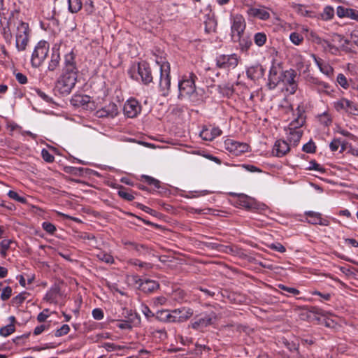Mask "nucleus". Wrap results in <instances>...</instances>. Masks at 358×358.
<instances>
[{"label":"nucleus","mask_w":358,"mask_h":358,"mask_svg":"<svg viewBox=\"0 0 358 358\" xmlns=\"http://www.w3.org/2000/svg\"><path fill=\"white\" fill-rule=\"evenodd\" d=\"M78 69L76 63V56L73 51L64 56L62 73L56 83V87L62 94L68 95L77 82Z\"/></svg>","instance_id":"f257e3e1"},{"label":"nucleus","mask_w":358,"mask_h":358,"mask_svg":"<svg viewBox=\"0 0 358 358\" xmlns=\"http://www.w3.org/2000/svg\"><path fill=\"white\" fill-rule=\"evenodd\" d=\"M196 76L191 73L189 76H185L178 82V99L187 98L194 106H198L203 102V96L196 90L195 81Z\"/></svg>","instance_id":"f03ea898"},{"label":"nucleus","mask_w":358,"mask_h":358,"mask_svg":"<svg viewBox=\"0 0 358 358\" xmlns=\"http://www.w3.org/2000/svg\"><path fill=\"white\" fill-rule=\"evenodd\" d=\"M159 87L162 96H167L171 87L170 64L168 62H164L159 65Z\"/></svg>","instance_id":"7ed1b4c3"},{"label":"nucleus","mask_w":358,"mask_h":358,"mask_svg":"<svg viewBox=\"0 0 358 358\" xmlns=\"http://www.w3.org/2000/svg\"><path fill=\"white\" fill-rule=\"evenodd\" d=\"M297 110L298 116L290 122L288 132V139L290 142H293L294 144H296L299 142L303 132L301 130L297 129L302 127L305 122V117L299 109V107H298Z\"/></svg>","instance_id":"20e7f679"},{"label":"nucleus","mask_w":358,"mask_h":358,"mask_svg":"<svg viewBox=\"0 0 358 358\" xmlns=\"http://www.w3.org/2000/svg\"><path fill=\"white\" fill-rule=\"evenodd\" d=\"M49 50V46L47 42L40 41L32 53L31 63L33 67H39L46 58Z\"/></svg>","instance_id":"39448f33"},{"label":"nucleus","mask_w":358,"mask_h":358,"mask_svg":"<svg viewBox=\"0 0 358 358\" xmlns=\"http://www.w3.org/2000/svg\"><path fill=\"white\" fill-rule=\"evenodd\" d=\"M297 73L294 69H289L281 72V82L287 86L286 90L294 94L298 89V83L296 80Z\"/></svg>","instance_id":"423d86ee"},{"label":"nucleus","mask_w":358,"mask_h":358,"mask_svg":"<svg viewBox=\"0 0 358 358\" xmlns=\"http://www.w3.org/2000/svg\"><path fill=\"white\" fill-rule=\"evenodd\" d=\"M334 107L338 112H345L349 115H358V107L353 101L345 98H341L335 101Z\"/></svg>","instance_id":"0eeeda50"},{"label":"nucleus","mask_w":358,"mask_h":358,"mask_svg":"<svg viewBox=\"0 0 358 358\" xmlns=\"http://www.w3.org/2000/svg\"><path fill=\"white\" fill-rule=\"evenodd\" d=\"M231 36L234 37L242 35L245 33L246 24L244 17L241 15H235L231 17Z\"/></svg>","instance_id":"6e6552de"},{"label":"nucleus","mask_w":358,"mask_h":358,"mask_svg":"<svg viewBox=\"0 0 358 358\" xmlns=\"http://www.w3.org/2000/svg\"><path fill=\"white\" fill-rule=\"evenodd\" d=\"M238 64V57L236 54L221 55L216 58V64L220 69H234Z\"/></svg>","instance_id":"1a4fd4ad"},{"label":"nucleus","mask_w":358,"mask_h":358,"mask_svg":"<svg viewBox=\"0 0 358 358\" xmlns=\"http://www.w3.org/2000/svg\"><path fill=\"white\" fill-rule=\"evenodd\" d=\"M134 280L136 284H137L138 288L146 294H150L159 288V284L158 282L150 280V279H141L138 276H134Z\"/></svg>","instance_id":"9d476101"},{"label":"nucleus","mask_w":358,"mask_h":358,"mask_svg":"<svg viewBox=\"0 0 358 358\" xmlns=\"http://www.w3.org/2000/svg\"><path fill=\"white\" fill-rule=\"evenodd\" d=\"M137 71L145 85L152 82L153 77L151 68L147 62H143L138 64Z\"/></svg>","instance_id":"9b49d317"},{"label":"nucleus","mask_w":358,"mask_h":358,"mask_svg":"<svg viewBox=\"0 0 358 358\" xmlns=\"http://www.w3.org/2000/svg\"><path fill=\"white\" fill-rule=\"evenodd\" d=\"M141 110L139 103L135 99L128 100L124 105L123 110L128 117H135Z\"/></svg>","instance_id":"f8f14e48"},{"label":"nucleus","mask_w":358,"mask_h":358,"mask_svg":"<svg viewBox=\"0 0 358 358\" xmlns=\"http://www.w3.org/2000/svg\"><path fill=\"white\" fill-rule=\"evenodd\" d=\"M216 319V314L214 312H211L210 314H206L192 322V327L194 329H198L199 327H206L213 324Z\"/></svg>","instance_id":"ddd939ff"},{"label":"nucleus","mask_w":358,"mask_h":358,"mask_svg":"<svg viewBox=\"0 0 358 358\" xmlns=\"http://www.w3.org/2000/svg\"><path fill=\"white\" fill-rule=\"evenodd\" d=\"M118 113L117 106L115 103H110L96 112V115L99 118L114 117Z\"/></svg>","instance_id":"4468645a"},{"label":"nucleus","mask_w":358,"mask_h":358,"mask_svg":"<svg viewBox=\"0 0 358 358\" xmlns=\"http://www.w3.org/2000/svg\"><path fill=\"white\" fill-rule=\"evenodd\" d=\"M173 315L176 316L174 318L175 323H181L187 321L193 315V310L189 308H181L173 310Z\"/></svg>","instance_id":"2eb2a0df"},{"label":"nucleus","mask_w":358,"mask_h":358,"mask_svg":"<svg viewBox=\"0 0 358 358\" xmlns=\"http://www.w3.org/2000/svg\"><path fill=\"white\" fill-rule=\"evenodd\" d=\"M129 317L127 320L122 321L117 324V327L121 329H131L132 326H137L141 322L140 316L136 313H132L130 310Z\"/></svg>","instance_id":"dca6fc26"},{"label":"nucleus","mask_w":358,"mask_h":358,"mask_svg":"<svg viewBox=\"0 0 358 358\" xmlns=\"http://www.w3.org/2000/svg\"><path fill=\"white\" fill-rule=\"evenodd\" d=\"M234 195L238 196L237 204L246 208V209H253L258 208L257 204L254 199L250 196H247L244 194H239Z\"/></svg>","instance_id":"f3484780"},{"label":"nucleus","mask_w":358,"mask_h":358,"mask_svg":"<svg viewBox=\"0 0 358 358\" xmlns=\"http://www.w3.org/2000/svg\"><path fill=\"white\" fill-rule=\"evenodd\" d=\"M278 68L275 65H272L269 70L268 82L267 84L270 90L275 89L281 83V74L280 76H278Z\"/></svg>","instance_id":"a211bd4d"},{"label":"nucleus","mask_w":358,"mask_h":358,"mask_svg":"<svg viewBox=\"0 0 358 358\" xmlns=\"http://www.w3.org/2000/svg\"><path fill=\"white\" fill-rule=\"evenodd\" d=\"M232 41L238 43L239 49L242 52H246L252 44L250 37L246 34L234 37Z\"/></svg>","instance_id":"6ab92c4d"},{"label":"nucleus","mask_w":358,"mask_h":358,"mask_svg":"<svg viewBox=\"0 0 358 358\" xmlns=\"http://www.w3.org/2000/svg\"><path fill=\"white\" fill-rule=\"evenodd\" d=\"M306 80L313 88L315 89L319 92L329 93L328 89L330 86L328 83L320 80L317 78L313 76H308Z\"/></svg>","instance_id":"aec40b11"},{"label":"nucleus","mask_w":358,"mask_h":358,"mask_svg":"<svg viewBox=\"0 0 358 358\" xmlns=\"http://www.w3.org/2000/svg\"><path fill=\"white\" fill-rule=\"evenodd\" d=\"M305 215L309 218L308 222L312 224H320L322 226H328L329 222L322 217V214L314 211H306Z\"/></svg>","instance_id":"412c9836"},{"label":"nucleus","mask_w":358,"mask_h":358,"mask_svg":"<svg viewBox=\"0 0 358 358\" xmlns=\"http://www.w3.org/2000/svg\"><path fill=\"white\" fill-rule=\"evenodd\" d=\"M289 149V145L286 141L278 140L275 143L272 153L273 155L280 157L286 155Z\"/></svg>","instance_id":"4be33fe9"},{"label":"nucleus","mask_w":358,"mask_h":358,"mask_svg":"<svg viewBox=\"0 0 358 358\" xmlns=\"http://www.w3.org/2000/svg\"><path fill=\"white\" fill-rule=\"evenodd\" d=\"M267 9L251 7L248 10V14L251 17H257L262 20H267L270 18V13Z\"/></svg>","instance_id":"5701e85b"},{"label":"nucleus","mask_w":358,"mask_h":358,"mask_svg":"<svg viewBox=\"0 0 358 358\" xmlns=\"http://www.w3.org/2000/svg\"><path fill=\"white\" fill-rule=\"evenodd\" d=\"M155 318L163 322H174L175 320L174 318H176V316H173V310H158L155 313Z\"/></svg>","instance_id":"b1692460"},{"label":"nucleus","mask_w":358,"mask_h":358,"mask_svg":"<svg viewBox=\"0 0 358 358\" xmlns=\"http://www.w3.org/2000/svg\"><path fill=\"white\" fill-rule=\"evenodd\" d=\"M60 62V55L58 50H53L52 55H51V59L49 62L48 69L50 71H55L57 67L59 66Z\"/></svg>","instance_id":"393cba45"},{"label":"nucleus","mask_w":358,"mask_h":358,"mask_svg":"<svg viewBox=\"0 0 358 358\" xmlns=\"http://www.w3.org/2000/svg\"><path fill=\"white\" fill-rule=\"evenodd\" d=\"M239 142L232 139H227L224 142V148L233 155L238 156Z\"/></svg>","instance_id":"a878e982"},{"label":"nucleus","mask_w":358,"mask_h":358,"mask_svg":"<svg viewBox=\"0 0 358 358\" xmlns=\"http://www.w3.org/2000/svg\"><path fill=\"white\" fill-rule=\"evenodd\" d=\"M207 246L211 249L225 253H232L234 250L231 246L221 245L217 243H208Z\"/></svg>","instance_id":"bb28decb"},{"label":"nucleus","mask_w":358,"mask_h":358,"mask_svg":"<svg viewBox=\"0 0 358 358\" xmlns=\"http://www.w3.org/2000/svg\"><path fill=\"white\" fill-rule=\"evenodd\" d=\"M128 246V248L136 251L139 255L144 254V251L148 250L147 246L145 245L138 244L134 242L127 241L124 243Z\"/></svg>","instance_id":"cd10ccee"},{"label":"nucleus","mask_w":358,"mask_h":358,"mask_svg":"<svg viewBox=\"0 0 358 358\" xmlns=\"http://www.w3.org/2000/svg\"><path fill=\"white\" fill-rule=\"evenodd\" d=\"M29 41V36H16V48L19 51L24 50Z\"/></svg>","instance_id":"c85d7f7f"},{"label":"nucleus","mask_w":358,"mask_h":358,"mask_svg":"<svg viewBox=\"0 0 358 358\" xmlns=\"http://www.w3.org/2000/svg\"><path fill=\"white\" fill-rule=\"evenodd\" d=\"M69 10L72 13H76L83 7L82 0H68Z\"/></svg>","instance_id":"c756f323"},{"label":"nucleus","mask_w":358,"mask_h":358,"mask_svg":"<svg viewBox=\"0 0 358 358\" xmlns=\"http://www.w3.org/2000/svg\"><path fill=\"white\" fill-rule=\"evenodd\" d=\"M205 31L208 34L215 32L217 27V22L214 18L208 17L205 22Z\"/></svg>","instance_id":"7c9ffc66"},{"label":"nucleus","mask_w":358,"mask_h":358,"mask_svg":"<svg viewBox=\"0 0 358 358\" xmlns=\"http://www.w3.org/2000/svg\"><path fill=\"white\" fill-rule=\"evenodd\" d=\"M90 101V97L87 95H76L72 99V102L74 105L77 106H85Z\"/></svg>","instance_id":"2f4dec72"},{"label":"nucleus","mask_w":358,"mask_h":358,"mask_svg":"<svg viewBox=\"0 0 358 358\" xmlns=\"http://www.w3.org/2000/svg\"><path fill=\"white\" fill-rule=\"evenodd\" d=\"M321 19L325 21L331 20L334 16V9L331 6H327L320 14Z\"/></svg>","instance_id":"473e14b6"},{"label":"nucleus","mask_w":358,"mask_h":358,"mask_svg":"<svg viewBox=\"0 0 358 358\" xmlns=\"http://www.w3.org/2000/svg\"><path fill=\"white\" fill-rule=\"evenodd\" d=\"M117 194L120 197L128 201H131L134 199V196L133 194L129 192L127 189L122 186H120L117 192Z\"/></svg>","instance_id":"72a5a7b5"},{"label":"nucleus","mask_w":358,"mask_h":358,"mask_svg":"<svg viewBox=\"0 0 358 358\" xmlns=\"http://www.w3.org/2000/svg\"><path fill=\"white\" fill-rule=\"evenodd\" d=\"M266 38V35L264 32L256 33L254 36L255 43L259 47H261L265 44Z\"/></svg>","instance_id":"f704fd0d"},{"label":"nucleus","mask_w":358,"mask_h":358,"mask_svg":"<svg viewBox=\"0 0 358 358\" xmlns=\"http://www.w3.org/2000/svg\"><path fill=\"white\" fill-rule=\"evenodd\" d=\"M15 331V324H8L4 327L0 328V335L6 337Z\"/></svg>","instance_id":"c9c22d12"},{"label":"nucleus","mask_w":358,"mask_h":358,"mask_svg":"<svg viewBox=\"0 0 358 358\" xmlns=\"http://www.w3.org/2000/svg\"><path fill=\"white\" fill-rule=\"evenodd\" d=\"M13 241L10 239H4L0 243V254L3 257L6 256V252L10 248V245Z\"/></svg>","instance_id":"e433bc0d"},{"label":"nucleus","mask_w":358,"mask_h":358,"mask_svg":"<svg viewBox=\"0 0 358 358\" xmlns=\"http://www.w3.org/2000/svg\"><path fill=\"white\" fill-rule=\"evenodd\" d=\"M320 70L325 75L330 76L333 73V69L329 64H324L320 61H316Z\"/></svg>","instance_id":"4c0bfd02"},{"label":"nucleus","mask_w":358,"mask_h":358,"mask_svg":"<svg viewBox=\"0 0 358 358\" xmlns=\"http://www.w3.org/2000/svg\"><path fill=\"white\" fill-rule=\"evenodd\" d=\"M29 36V25L27 23L21 22L17 28L16 36Z\"/></svg>","instance_id":"58836bf2"},{"label":"nucleus","mask_w":358,"mask_h":358,"mask_svg":"<svg viewBox=\"0 0 358 358\" xmlns=\"http://www.w3.org/2000/svg\"><path fill=\"white\" fill-rule=\"evenodd\" d=\"M97 258L107 264H113L114 262V259L112 255L108 253H105L103 252H100L99 254H97Z\"/></svg>","instance_id":"ea45409f"},{"label":"nucleus","mask_w":358,"mask_h":358,"mask_svg":"<svg viewBox=\"0 0 358 358\" xmlns=\"http://www.w3.org/2000/svg\"><path fill=\"white\" fill-rule=\"evenodd\" d=\"M141 178L145 180V182L149 185H153L156 188L160 187V181L147 175H142Z\"/></svg>","instance_id":"a19ab883"},{"label":"nucleus","mask_w":358,"mask_h":358,"mask_svg":"<svg viewBox=\"0 0 358 358\" xmlns=\"http://www.w3.org/2000/svg\"><path fill=\"white\" fill-rule=\"evenodd\" d=\"M129 262L131 265L138 266L140 268H145V270H149L152 267L150 263L143 262L137 259H131Z\"/></svg>","instance_id":"79ce46f5"},{"label":"nucleus","mask_w":358,"mask_h":358,"mask_svg":"<svg viewBox=\"0 0 358 358\" xmlns=\"http://www.w3.org/2000/svg\"><path fill=\"white\" fill-rule=\"evenodd\" d=\"M28 294L27 292H22L17 294L16 296L13 297L12 299V302L13 304L17 306L21 305L26 299Z\"/></svg>","instance_id":"37998d69"},{"label":"nucleus","mask_w":358,"mask_h":358,"mask_svg":"<svg viewBox=\"0 0 358 358\" xmlns=\"http://www.w3.org/2000/svg\"><path fill=\"white\" fill-rule=\"evenodd\" d=\"M8 196L12 199H14L20 203H27V199L23 197V196H20L15 191H13V190H10L8 193Z\"/></svg>","instance_id":"c03bdc74"},{"label":"nucleus","mask_w":358,"mask_h":358,"mask_svg":"<svg viewBox=\"0 0 358 358\" xmlns=\"http://www.w3.org/2000/svg\"><path fill=\"white\" fill-rule=\"evenodd\" d=\"M283 344L291 352V353L296 352V350H299V343H296L293 341L290 342L287 339H284Z\"/></svg>","instance_id":"a18cd8bd"},{"label":"nucleus","mask_w":358,"mask_h":358,"mask_svg":"<svg viewBox=\"0 0 358 358\" xmlns=\"http://www.w3.org/2000/svg\"><path fill=\"white\" fill-rule=\"evenodd\" d=\"M289 39L294 45H299L303 41V38L300 34L292 32L289 36Z\"/></svg>","instance_id":"49530a36"},{"label":"nucleus","mask_w":358,"mask_h":358,"mask_svg":"<svg viewBox=\"0 0 358 358\" xmlns=\"http://www.w3.org/2000/svg\"><path fill=\"white\" fill-rule=\"evenodd\" d=\"M302 150L306 153H314L316 150V146L313 141H310L303 145Z\"/></svg>","instance_id":"de8ad7c7"},{"label":"nucleus","mask_w":358,"mask_h":358,"mask_svg":"<svg viewBox=\"0 0 358 358\" xmlns=\"http://www.w3.org/2000/svg\"><path fill=\"white\" fill-rule=\"evenodd\" d=\"M310 39L313 42L318 45H322V47H324V39L320 38L315 32H310Z\"/></svg>","instance_id":"09e8293b"},{"label":"nucleus","mask_w":358,"mask_h":358,"mask_svg":"<svg viewBox=\"0 0 358 358\" xmlns=\"http://www.w3.org/2000/svg\"><path fill=\"white\" fill-rule=\"evenodd\" d=\"M246 73H247V76L249 78H250L251 80H255L257 78H258V71L257 69H256V65L255 66H250V68L248 69L247 71H246Z\"/></svg>","instance_id":"8fccbe9b"},{"label":"nucleus","mask_w":358,"mask_h":358,"mask_svg":"<svg viewBox=\"0 0 358 358\" xmlns=\"http://www.w3.org/2000/svg\"><path fill=\"white\" fill-rule=\"evenodd\" d=\"M70 331V327L68 324H63L59 329H57L55 336L60 337L67 334Z\"/></svg>","instance_id":"3c124183"},{"label":"nucleus","mask_w":358,"mask_h":358,"mask_svg":"<svg viewBox=\"0 0 358 358\" xmlns=\"http://www.w3.org/2000/svg\"><path fill=\"white\" fill-rule=\"evenodd\" d=\"M12 295V288L9 286L4 287L2 289V292L1 294V299L2 301L8 300Z\"/></svg>","instance_id":"603ef678"},{"label":"nucleus","mask_w":358,"mask_h":358,"mask_svg":"<svg viewBox=\"0 0 358 358\" xmlns=\"http://www.w3.org/2000/svg\"><path fill=\"white\" fill-rule=\"evenodd\" d=\"M337 82L344 89H347L349 87V83L347 80V78L343 73H339L338 75Z\"/></svg>","instance_id":"864d4df0"},{"label":"nucleus","mask_w":358,"mask_h":358,"mask_svg":"<svg viewBox=\"0 0 358 358\" xmlns=\"http://www.w3.org/2000/svg\"><path fill=\"white\" fill-rule=\"evenodd\" d=\"M141 312L145 316L147 319H150V317H155V314L153 313L150 308L144 304L141 305Z\"/></svg>","instance_id":"5fc2aeb1"},{"label":"nucleus","mask_w":358,"mask_h":358,"mask_svg":"<svg viewBox=\"0 0 358 358\" xmlns=\"http://www.w3.org/2000/svg\"><path fill=\"white\" fill-rule=\"evenodd\" d=\"M42 226H43V229L50 234H53L54 232L56 231L55 226L50 222H44L43 223Z\"/></svg>","instance_id":"6e6d98bb"},{"label":"nucleus","mask_w":358,"mask_h":358,"mask_svg":"<svg viewBox=\"0 0 358 358\" xmlns=\"http://www.w3.org/2000/svg\"><path fill=\"white\" fill-rule=\"evenodd\" d=\"M325 50H329L332 54L336 55L338 52V48L334 45L331 44L329 41H325L324 47H322Z\"/></svg>","instance_id":"4d7b16f0"},{"label":"nucleus","mask_w":358,"mask_h":358,"mask_svg":"<svg viewBox=\"0 0 358 358\" xmlns=\"http://www.w3.org/2000/svg\"><path fill=\"white\" fill-rule=\"evenodd\" d=\"M41 155L43 159L48 163L52 162L55 160V157L52 155L48 150L43 149L41 151Z\"/></svg>","instance_id":"13d9d810"},{"label":"nucleus","mask_w":358,"mask_h":358,"mask_svg":"<svg viewBox=\"0 0 358 358\" xmlns=\"http://www.w3.org/2000/svg\"><path fill=\"white\" fill-rule=\"evenodd\" d=\"M36 93L38 96H40L43 101H45L47 103H52V99L46 94L44 92L41 90L40 89H36L35 90Z\"/></svg>","instance_id":"bf43d9fd"},{"label":"nucleus","mask_w":358,"mask_h":358,"mask_svg":"<svg viewBox=\"0 0 358 358\" xmlns=\"http://www.w3.org/2000/svg\"><path fill=\"white\" fill-rule=\"evenodd\" d=\"M200 136L205 141H213L214 139L210 131L208 129H203L200 133Z\"/></svg>","instance_id":"052dcab7"},{"label":"nucleus","mask_w":358,"mask_h":358,"mask_svg":"<svg viewBox=\"0 0 358 358\" xmlns=\"http://www.w3.org/2000/svg\"><path fill=\"white\" fill-rule=\"evenodd\" d=\"M278 287L280 289L284 290V291L287 292V293L291 294L292 295H297L299 294V291L294 287H288L282 284H280L278 285Z\"/></svg>","instance_id":"680f3d73"},{"label":"nucleus","mask_w":358,"mask_h":358,"mask_svg":"<svg viewBox=\"0 0 358 358\" xmlns=\"http://www.w3.org/2000/svg\"><path fill=\"white\" fill-rule=\"evenodd\" d=\"M310 166L308 167L309 170H315L321 173H324L325 171L324 168H323L320 164H319L314 160L311 161L310 162Z\"/></svg>","instance_id":"e2e57ef3"},{"label":"nucleus","mask_w":358,"mask_h":358,"mask_svg":"<svg viewBox=\"0 0 358 358\" xmlns=\"http://www.w3.org/2000/svg\"><path fill=\"white\" fill-rule=\"evenodd\" d=\"M83 6L87 13H92L94 11V5L92 0H85V2H83Z\"/></svg>","instance_id":"0e129e2a"},{"label":"nucleus","mask_w":358,"mask_h":358,"mask_svg":"<svg viewBox=\"0 0 358 358\" xmlns=\"http://www.w3.org/2000/svg\"><path fill=\"white\" fill-rule=\"evenodd\" d=\"M269 248L281 253H283L286 251L285 248L280 243H272Z\"/></svg>","instance_id":"69168bd1"},{"label":"nucleus","mask_w":358,"mask_h":358,"mask_svg":"<svg viewBox=\"0 0 358 358\" xmlns=\"http://www.w3.org/2000/svg\"><path fill=\"white\" fill-rule=\"evenodd\" d=\"M92 316L95 320H100L103 317V312L100 308H95L92 310Z\"/></svg>","instance_id":"338daca9"},{"label":"nucleus","mask_w":358,"mask_h":358,"mask_svg":"<svg viewBox=\"0 0 358 358\" xmlns=\"http://www.w3.org/2000/svg\"><path fill=\"white\" fill-rule=\"evenodd\" d=\"M296 10L299 14H301L303 16L309 15V11L306 10V7L303 5L298 4L296 6Z\"/></svg>","instance_id":"774afa93"}]
</instances>
